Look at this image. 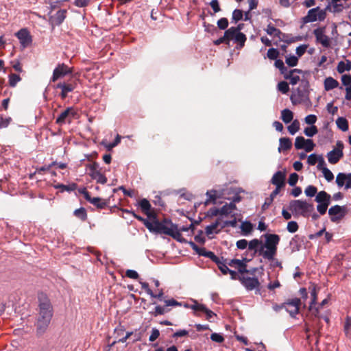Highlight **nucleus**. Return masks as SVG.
Here are the masks:
<instances>
[{"mask_svg":"<svg viewBox=\"0 0 351 351\" xmlns=\"http://www.w3.org/2000/svg\"><path fill=\"white\" fill-rule=\"evenodd\" d=\"M275 66L280 71V73L284 75L288 71L287 68L285 66L284 62L282 60L276 59L275 61Z\"/></svg>","mask_w":351,"mask_h":351,"instance_id":"52","label":"nucleus"},{"mask_svg":"<svg viewBox=\"0 0 351 351\" xmlns=\"http://www.w3.org/2000/svg\"><path fill=\"white\" fill-rule=\"evenodd\" d=\"M300 304L301 300L298 298L287 300L284 302L285 309L291 317H295L298 314Z\"/></svg>","mask_w":351,"mask_h":351,"instance_id":"11","label":"nucleus"},{"mask_svg":"<svg viewBox=\"0 0 351 351\" xmlns=\"http://www.w3.org/2000/svg\"><path fill=\"white\" fill-rule=\"evenodd\" d=\"M277 89L283 94H286L289 90V84L287 82L282 81L278 84Z\"/></svg>","mask_w":351,"mask_h":351,"instance_id":"47","label":"nucleus"},{"mask_svg":"<svg viewBox=\"0 0 351 351\" xmlns=\"http://www.w3.org/2000/svg\"><path fill=\"white\" fill-rule=\"evenodd\" d=\"M337 70L339 73H343L345 71H349L351 70V62L350 60H347L346 62L340 61L337 64Z\"/></svg>","mask_w":351,"mask_h":351,"instance_id":"30","label":"nucleus"},{"mask_svg":"<svg viewBox=\"0 0 351 351\" xmlns=\"http://www.w3.org/2000/svg\"><path fill=\"white\" fill-rule=\"evenodd\" d=\"M232 189H223L222 191H217V190H210L207 191L206 195V199L204 202V204L208 205L210 204H215L217 203V198H226V191H231Z\"/></svg>","mask_w":351,"mask_h":351,"instance_id":"13","label":"nucleus"},{"mask_svg":"<svg viewBox=\"0 0 351 351\" xmlns=\"http://www.w3.org/2000/svg\"><path fill=\"white\" fill-rule=\"evenodd\" d=\"M51 319H47L43 317L38 316L37 321V330L39 333H43L47 328Z\"/></svg>","mask_w":351,"mask_h":351,"instance_id":"22","label":"nucleus"},{"mask_svg":"<svg viewBox=\"0 0 351 351\" xmlns=\"http://www.w3.org/2000/svg\"><path fill=\"white\" fill-rule=\"evenodd\" d=\"M341 82L346 87L351 86V75L344 74L341 76Z\"/></svg>","mask_w":351,"mask_h":351,"instance_id":"59","label":"nucleus"},{"mask_svg":"<svg viewBox=\"0 0 351 351\" xmlns=\"http://www.w3.org/2000/svg\"><path fill=\"white\" fill-rule=\"evenodd\" d=\"M237 29H234V27H231L225 32V37L227 38L228 43L230 40H233L235 38L237 34Z\"/></svg>","mask_w":351,"mask_h":351,"instance_id":"39","label":"nucleus"},{"mask_svg":"<svg viewBox=\"0 0 351 351\" xmlns=\"http://www.w3.org/2000/svg\"><path fill=\"white\" fill-rule=\"evenodd\" d=\"M347 213L348 209L345 206L335 205L330 207L328 210L330 221L334 223H337L341 220Z\"/></svg>","mask_w":351,"mask_h":351,"instance_id":"7","label":"nucleus"},{"mask_svg":"<svg viewBox=\"0 0 351 351\" xmlns=\"http://www.w3.org/2000/svg\"><path fill=\"white\" fill-rule=\"evenodd\" d=\"M229 265L237 268L238 271L242 274L248 272L246 268V265L243 262V261L232 259L229 263Z\"/></svg>","mask_w":351,"mask_h":351,"instance_id":"23","label":"nucleus"},{"mask_svg":"<svg viewBox=\"0 0 351 351\" xmlns=\"http://www.w3.org/2000/svg\"><path fill=\"white\" fill-rule=\"evenodd\" d=\"M239 280L247 291L258 289L260 286V282L256 278L241 276L239 277Z\"/></svg>","mask_w":351,"mask_h":351,"instance_id":"18","label":"nucleus"},{"mask_svg":"<svg viewBox=\"0 0 351 351\" xmlns=\"http://www.w3.org/2000/svg\"><path fill=\"white\" fill-rule=\"evenodd\" d=\"M248 245V242L246 239H240L237 241L236 246L239 250H245Z\"/></svg>","mask_w":351,"mask_h":351,"instance_id":"60","label":"nucleus"},{"mask_svg":"<svg viewBox=\"0 0 351 351\" xmlns=\"http://www.w3.org/2000/svg\"><path fill=\"white\" fill-rule=\"evenodd\" d=\"M326 16L325 10L317 6L308 11L307 14L302 18V23L307 24L315 21H323Z\"/></svg>","mask_w":351,"mask_h":351,"instance_id":"4","label":"nucleus"},{"mask_svg":"<svg viewBox=\"0 0 351 351\" xmlns=\"http://www.w3.org/2000/svg\"><path fill=\"white\" fill-rule=\"evenodd\" d=\"M72 69L69 67L64 63L58 64V66L54 69L53 75L51 78V82H56L58 79L62 78L66 75L72 73Z\"/></svg>","mask_w":351,"mask_h":351,"instance_id":"15","label":"nucleus"},{"mask_svg":"<svg viewBox=\"0 0 351 351\" xmlns=\"http://www.w3.org/2000/svg\"><path fill=\"white\" fill-rule=\"evenodd\" d=\"M279 56V51L275 48H270L268 49L267 56L270 60H276Z\"/></svg>","mask_w":351,"mask_h":351,"instance_id":"50","label":"nucleus"},{"mask_svg":"<svg viewBox=\"0 0 351 351\" xmlns=\"http://www.w3.org/2000/svg\"><path fill=\"white\" fill-rule=\"evenodd\" d=\"M322 173L325 178V179L328 181V182H330L332 181L333 179H334V175L333 173H332V171L328 169L327 167H323L322 168Z\"/></svg>","mask_w":351,"mask_h":351,"instance_id":"53","label":"nucleus"},{"mask_svg":"<svg viewBox=\"0 0 351 351\" xmlns=\"http://www.w3.org/2000/svg\"><path fill=\"white\" fill-rule=\"evenodd\" d=\"M317 120V117L315 114L307 115L304 119L305 123L311 125H314L313 124L316 123Z\"/></svg>","mask_w":351,"mask_h":351,"instance_id":"58","label":"nucleus"},{"mask_svg":"<svg viewBox=\"0 0 351 351\" xmlns=\"http://www.w3.org/2000/svg\"><path fill=\"white\" fill-rule=\"evenodd\" d=\"M314 147L315 144L313 141L311 139H306L304 147L302 149H304L306 152H310L314 149Z\"/></svg>","mask_w":351,"mask_h":351,"instance_id":"55","label":"nucleus"},{"mask_svg":"<svg viewBox=\"0 0 351 351\" xmlns=\"http://www.w3.org/2000/svg\"><path fill=\"white\" fill-rule=\"evenodd\" d=\"M219 222L218 220L212 223L210 225L207 226L205 228V232L208 237H211L212 235L217 234L219 232Z\"/></svg>","mask_w":351,"mask_h":351,"instance_id":"26","label":"nucleus"},{"mask_svg":"<svg viewBox=\"0 0 351 351\" xmlns=\"http://www.w3.org/2000/svg\"><path fill=\"white\" fill-rule=\"evenodd\" d=\"M304 193L307 197H313L317 194V189L315 186L308 185L305 189Z\"/></svg>","mask_w":351,"mask_h":351,"instance_id":"42","label":"nucleus"},{"mask_svg":"<svg viewBox=\"0 0 351 351\" xmlns=\"http://www.w3.org/2000/svg\"><path fill=\"white\" fill-rule=\"evenodd\" d=\"M285 62L289 66H295L298 63V58L295 56H288L285 58Z\"/></svg>","mask_w":351,"mask_h":351,"instance_id":"44","label":"nucleus"},{"mask_svg":"<svg viewBox=\"0 0 351 351\" xmlns=\"http://www.w3.org/2000/svg\"><path fill=\"white\" fill-rule=\"evenodd\" d=\"M290 246L293 252L298 251L300 248V245L298 243V236L295 235L290 241Z\"/></svg>","mask_w":351,"mask_h":351,"instance_id":"48","label":"nucleus"},{"mask_svg":"<svg viewBox=\"0 0 351 351\" xmlns=\"http://www.w3.org/2000/svg\"><path fill=\"white\" fill-rule=\"evenodd\" d=\"M344 330L346 336L351 339V317H348L344 325Z\"/></svg>","mask_w":351,"mask_h":351,"instance_id":"49","label":"nucleus"},{"mask_svg":"<svg viewBox=\"0 0 351 351\" xmlns=\"http://www.w3.org/2000/svg\"><path fill=\"white\" fill-rule=\"evenodd\" d=\"M165 304V306L168 308L169 306H182V304L176 301L174 299L166 300L164 301Z\"/></svg>","mask_w":351,"mask_h":351,"instance_id":"62","label":"nucleus"},{"mask_svg":"<svg viewBox=\"0 0 351 351\" xmlns=\"http://www.w3.org/2000/svg\"><path fill=\"white\" fill-rule=\"evenodd\" d=\"M285 175L280 171L275 173L271 178V183L276 186L282 187L285 185Z\"/></svg>","mask_w":351,"mask_h":351,"instance_id":"21","label":"nucleus"},{"mask_svg":"<svg viewBox=\"0 0 351 351\" xmlns=\"http://www.w3.org/2000/svg\"><path fill=\"white\" fill-rule=\"evenodd\" d=\"M88 202L96 206L97 208H104L107 206L108 202L106 200L103 199L100 197H91L87 200Z\"/></svg>","mask_w":351,"mask_h":351,"instance_id":"25","label":"nucleus"},{"mask_svg":"<svg viewBox=\"0 0 351 351\" xmlns=\"http://www.w3.org/2000/svg\"><path fill=\"white\" fill-rule=\"evenodd\" d=\"M89 169V176L93 180H95L97 183L104 184L107 182L106 177L102 174L99 170V165L94 162L88 165Z\"/></svg>","mask_w":351,"mask_h":351,"instance_id":"9","label":"nucleus"},{"mask_svg":"<svg viewBox=\"0 0 351 351\" xmlns=\"http://www.w3.org/2000/svg\"><path fill=\"white\" fill-rule=\"evenodd\" d=\"M280 241V237L276 234H265V243L258 239H254L248 243V250L253 251L252 256L256 254L263 258L271 261L277 253V246Z\"/></svg>","mask_w":351,"mask_h":351,"instance_id":"1","label":"nucleus"},{"mask_svg":"<svg viewBox=\"0 0 351 351\" xmlns=\"http://www.w3.org/2000/svg\"><path fill=\"white\" fill-rule=\"evenodd\" d=\"M75 114L76 112L74 108L68 107L57 117L56 123L59 125H62L66 123H71Z\"/></svg>","mask_w":351,"mask_h":351,"instance_id":"10","label":"nucleus"},{"mask_svg":"<svg viewBox=\"0 0 351 351\" xmlns=\"http://www.w3.org/2000/svg\"><path fill=\"white\" fill-rule=\"evenodd\" d=\"M233 40L235 43L239 45L240 47H242L244 46V44L246 41V36L242 32H237V34Z\"/></svg>","mask_w":351,"mask_h":351,"instance_id":"38","label":"nucleus"},{"mask_svg":"<svg viewBox=\"0 0 351 351\" xmlns=\"http://www.w3.org/2000/svg\"><path fill=\"white\" fill-rule=\"evenodd\" d=\"M289 208L295 215L308 217L313 210V206L306 201L298 199L290 202Z\"/></svg>","mask_w":351,"mask_h":351,"instance_id":"3","label":"nucleus"},{"mask_svg":"<svg viewBox=\"0 0 351 351\" xmlns=\"http://www.w3.org/2000/svg\"><path fill=\"white\" fill-rule=\"evenodd\" d=\"M306 139H305L303 136H298L295 141V147L296 149H302L304 147L305 142Z\"/></svg>","mask_w":351,"mask_h":351,"instance_id":"51","label":"nucleus"},{"mask_svg":"<svg viewBox=\"0 0 351 351\" xmlns=\"http://www.w3.org/2000/svg\"><path fill=\"white\" fill-rule=\"evenodd\" d=\"M140 284L141 285V288L144 289L148 295H149L150 296H154V292L149 288V284L147 282H140Z\"/></svg>","mask_w":351,"mask_h":351,"instance_id":"63","label":"nucleus"},{"mask_svg":"<svg viewBox=\"0 0 351 351\" xmlns=\"http://www.w3.org/2000/svg\"><path fill=\"white\" fill-rule=\"evenodd\" d=\"M302 71L298 69H291L290 71H287L284 77L286 80H289L290 84L292 85L297 84L300 80V75L302 73Z\"/></svg>","mask_w":351,"mask_h":351,"instance_id":"20","label":"nucleus"},{"mask_svg":"<svg viewBox=\"0 0 351 351\" xmlns=\"http://www.w3.org/2000/svg\"><path fill=\"white\" fill-rule=\"evenodd\" d=\"M298 180V175L296 173H292L290 174L288 183L290 186H293L296 184Z\"/></svg>","mask_w":351,"mask_h":351,"instance_id":"57","label":"nucleus"},{"mask_svg":"<svg viewBox=\"0 0 351 351\" xmlns=\"http://www.w3.org/2000/svg\"><path fill=\"white\" fill-rule=\"evenodd\" d=\"M8 77H9V85L11 87H15L16 85L17 84V83L19 82H20L21 80V77L19 75L15 74V73H12L10 75H9Z\"/></svg>","mask_w":351,"mask_h":351,"instance_id":"41","label":"nucleus"},{"mask_svg":"<svg viewBox=\"0 0 351 351\" xmlns=\"http://www.w3.org/2000/svg\"><path fill=\"white\" fill-rule=\"evenodd\" d=\"M237 209L236 205L234 204V202H230L229 204H226L220 208V215L223 216H231L234 217V219L229 221H226V225H230L231 226H235L237 223L234 210Z\"/></svg>","mask_w":351,"mask_h":351,"instance_id":"12","label":"nucleus"},{"mask_svg":"<svg viewBox=\"0 0 351 351\" xmlns=\"http://www.w3.org/2000/svg\"><path fill=\"white\" fill-rule=\"evenodd\" d=\"M313 34L316 42L320 43L324 47L328 48L330 46V39L326 34V27H319L313 30Z\"/></svg>","mask_w":351,"mask_h":351,"instance_id":"14","label":"nucleus"},{"mask_svg":"<svg viewBox=\"0 0 351 351\" xmlns=\"http://www.w3.org/2000/svg\"><path fill=\"white\" fill-rule=\"evenodd\" d=\"M76 83L75 82H60L58 83L56 86V88L61 89L60 97L62 99H65L68 94L74 90L76 88Z\"/></svg>","mask_w":351,"mask_h":351,"instance_id":"19","label":"nucleus"},{"mask_svg":"<svg viewBox=\"0 0 351 351\" xmlns=\"http://www.w3.org/2000/svg\"><path fill=\"white\" fill-rule=\"evenodd\" d=\"M74 215L75 217L82 219V221L86 220V217H87L86 211L85 208H80L76 209L74 211Z\"/></svg>","mask_w":351,"mask_h":351,"instance_id":"46","label":"nucleus"},{"mask_svg":"<svg viewBox=\"0 0 351 351\" xmlns=\"http://www.w3.org/2000/svg\"><path fill=\"white\" fill-rule=\"evenodd\" d=\"M169 309L168 308H167L165 306H156L154 308V311L152 313V314L154 316V317H156L158 315H164L166 313L169 312Z\"/></svg>","mask_w":351,"mask_h":351,"instance_id":"36","label":"nucleus"},{"mask_svg":"<svg viewBox=\"0 0 351 351\" xmlns=\"http://www.w3.org/2000/svg\"><path fill=\"white\" fill-rule=\"evenodd\" d=\"M39 316L47 319H51L52 306L49 300L45 295L39 296Z\"/></svg>","mask_w":351,"mask_h":351,"instance_id":"6","label":"nucleus"},{"mask_svg":"<svg viewBox=\"0 0 351 351\" xmlns=\"http://www.w3.org/2000/svg\"><path fill=\"white\" fill-rule=\"evenodd\" d=\"M210 339L212 341L217 342V343H221L224 340L223 336L219 333L211 334Z\"/></svg>","mask_w":351,"mask_h":351,"instance_id":"64","label":"nucleus"},{"mask_svg":"<svg viewBox=\"0 0 351 351\" xmlns=\"http://www.w3.org/2000/svg\"><path fill=\"white\" fill-rule=\"evenodd\" d=\"M287 229L289 232L294 233L298 231V225L297 222L294 221H291L288 223Z\"/></svg>","mask_w":351,"mask_h":351,"instance_id":"54","label":"nucleus"},{"mask_svg":"<svg viewBox=\"0 0 351 351\" xmlns=\"http://www.w3.org/2000/svg\"><path fill=\"white\" fill-rule=\"evenodd\" d=\"M336 124L337 128L340 129L341 131L346 132L348 130V121L345 117H338L336 120Z\"/></svg>","mask_w":351,"mask_h":351,"instance_id":"28","label":"nucleus"},{"mask_svg":"<svg viewBox=\"0 0 351 351\" xmlns=\"http://www.w3.org/2000/svg\"><path fill=\"white\" fill-rule=\"evenodd\" d=\"M336 145L335 148L327 154L328 162L332 165L337 164L343 156V143L341 141H338Z\"/></svg>","mask_w":351,"mask_h":351,"instance_id":"8","label":"nucleus"},{"mask_svg":"<svg viewBox=\"0 0 351 351\" xmlns=\"http://www.w3.org/2000/svg\"><path fill=\"white\" fill-rule=\"evenodd\" d=\"M45 3L49 5L50 10L59 8L64 2L68 1V0H44Z\"/></svg>","mask_w":351,"mask_h":351,"instance_id":"32","label":"nucleus"},{"mask_svg":"<svg viewBox=\"0 0 351 351\" xmlns=\"http://www.w3.org/2000/svg\"><path fill=\"white\" fill-rule=\"evenodd\" d=\"M138 206H140V208L143 212H144L149 217H151V214H150L151 204L147 199H142L138 202Z\"/></svg>","mask_w":351,"mask_h":351,"instance_id":"29","label":"nucleus"},{"mask_svg":"<svg viewBox=\"0 0 351 351\" xmlns=\"http://www.w3.org/2000/svg\"><path fill=\"white\" fill-rule=\"evenodd\" d=\"M319 159V156H317L315 154H312L308 156L307 159V162L309 165H315Z\"/></svg>","mask_w":351,"mask_h":351,"instance_id":"61","label":"nucleus"},{"mask_svg":"<svg viewBox=\"0 0 351 351\" xmlns=\"http://www.w3.org/2000/svg\"><path fill=\"white\" fill-rule=\"evenodd\" d=\"M252 228V224L250 221L243 222L241 225V230L244 235L250 234Z\"/></svg>","mask_w":351,"mask_h":351,"instance_id":"35","label":"nucleus"},{"mask_svg":"<svg viewBox=\"0 0 351 351\" xmlns=\"http://www.w3.org/2000/svg\"><path fill=\"white\" fill-rule=\"evenodd\" d=\"M324 89L326 91H329L335 88H337L339 86V82L337 80H335L332 77H328L324 80Z\"/></svg>","mask_w":351,"mask_h":351,"instance_id":"27","label":"nucleus"},{"mask_svg":"<svg viewBox=\"0 0 351 351\" xmlns=\"http://www.w3.org/2000/svg\"><path fill=\"white\" fill-rule=\"evenodd\" d=\"M145 227L151 232L167 234L177 240H178V238L181 236L180 232L177 228V226L167 219H164L162 221H159L156 219L147 221L145 223Z\"/></svg>","mask_w":351,"mask_h":351,"instance_id":"2","label":"nucleus"},{"mask_svg":"<svg viewBox=\"0 0 351 351\" xmlns=\"http://www.w3.org/2000/svg\"><path fill=\"white\" fill-rule=\"evenodd\" d=\"M300 130V123L298 120H294L289 126L288 131L291 134H295Z\"/></svg>","mask_w":351,"mask_h":351,"instance_id":"37","label":"nucleus"},{"mask_svg":"<svg viewBox=\"0 0 351 351\" xmlns=\"http://www.w3.org/2000/svg\"><path fill=\"white\" fill-rule=\"evenodd\" d=\"M293 118V112L289 109H284L281 112V119L285 123H290Z\"/></svg>","mask_w":351,"mask_h":351,"instance_id":"31","label":"nucleus"},{"mask_svg":"<svg viewBox=\"0 0 351 351\" xmlns=\"http://www.w3.org/2000/svg\"><path fill=\"white\" fill-rule=\"evenodd\" d=\"M331 196L324 191H319L315 196V201L317 203V210L323 215L326 211L328 206L330 204Z\"/></svg>","mask_w":351,"mask_h":351,"instance_id":"5","label":"nucleus"},{"mask_svg":"<svg viewBox=\"0 0 351 351\" xmlns=\"http://www.w3.org/2000/svg\"><path fill=\"white\" fill-rule=\"evenodd\" d=\"M243 12L241 10L235 9L232 12V20L234 23H237L243 19Z\"/></svg>","mask_w":351,"mask_h":351,"instance_id":"43","label":"nucleus"},{"mask_svg":"<svg viewBox=\"0 0 351 351\" xmlns=\"http://www.w3.org/2000/svg\"><path fill=\"white\" fill-rule=\"evenodd\" d=\"M318 132L317 128L315 125L307 127L304 130V134L308 137H313Z\"/></svg>","mask_w":351,"mask_h":351,"instance_id":"40","label":"nucleus"},{"mask_svg":"<svg viewBox=\"0 0 351 351\" xmlns=\"http://www.w3.org/2000/svg\"><path fill=\"white\" fill-rule=\"evenodd\" d=\"M265 31L267 34L270 36H274L276 37H280V35L281 34V31L279 29L275 27L271 23L267 26Z\"/></svg>","mask_w":351,"mask_h":351,"instance_id":"34","label":"nucleus"},{"mask_svg":"<svg viewBox=\"0 0 351 351\" xmlns=\"http://www.w3.org/2000/svg\"><path fill=\"white\" fill-rule=\"evenodd\" d=\"M67 10L66 9H60L58 10L55 14H52V11L50 10L49 15V23L52 26H58L62 23L66 17Z\"/></svg>","mask_w":351,"mask_h":351,"instance_id":"16","label":"nucleus"},{"mask_svg":"<svg viewBox=\"0 0 351 351\" xmlns=\"http://www.w3.org/2000/svg\"><path fill=\"white\" fill-rule=\"evenodd\" d=\"M336 183L339 188L343 186L346 184V173H339L336 178Z\"/></svg>","mask_w":351,"mask_h":351,"instance_id":"45","label":"nucleus"},{"mask_svg":"<svg viewBox=\"0 0 351 351\" xmlns=\"http://www.w3.org/2000/svg\"><path fill=\"white\" fill-rule=\"evenodd\" d=\"M217 26L220 29H226L228 26V21L226 18H221L217 21Z\"/></svg>","mask_w":351,"mask_h":351,"instance_id":"56","label":"nucleus"},{"mask_svg":"<svg viewBox=\"0 0 351 351\" xmlns=\"http://www.w3.org/2000/svg\"><path fill=\"white\" fill-rule=\"evenodd\" d=\"M292 143L290 138L287 137L280 138L279 140L278 152L287 151L291 148Z\"/></svg>","mask_w":351,"mask_h":351,"instance_id":"24","label":"nucleus"},{"mask_svg":"<svg viewBox=\"0 0 351 351\" xmlns=\"http://www.w3.org/2000/svg\"><path fill=\"white\" fill-rule=\"evenodd\" d=\"M15 36L19 40L21 46L23 49L27 47L32 43V36L26 28L21 29L15 34Z\"/></svg>","mask_w":351,"mask_h":351,"instance_id":"17","label":"nucleus"},{"mask_svg":"<svg viewBox=\"0 0 351 351\" xmlns=\"http://www.w3.org/2000/svg\"><path fill=\"white\" fill-rule=\"evenodd\" d=\"M193 304L191 306V309L194 311V313L196 315H198V313H204L206 310V306L202 304H199L197 301H193Z\"/></svg>","mask_w":351,"mask_h":351,"instance_id":"33","label":"nucleus"}]
</instances>
